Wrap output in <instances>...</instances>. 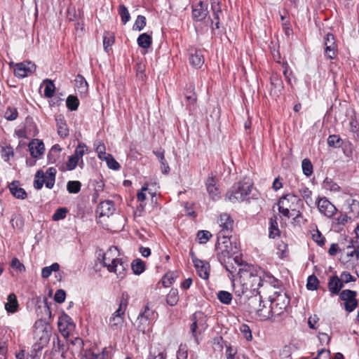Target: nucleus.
<instances>
[{"mask_svg": "<svg viewBox=\"0 0 359 359\" xmlns=\"http://www.w3.org/2000/svg\"><path fill=\"white\" fill-rule=\"evenodd\" d=\"M210 6L212 16L209 15L211 24L215 25L212 29L219 28V17L222 14L221 9V3L219 0H205L200 1L197 4L193 6L192 18L196 21H202L206 18L210 13L208 6Z\"/></svg>", "mask_w": 359, "mask_h": 359, "instance_id": "f257e3e1", "label": "nucleus"}, {"mask_svg": "<svg viewBox=\"0 0 359 359\" xmlns=\"http://www.w3.org/2000/svg\"><path fill=\"white\" fill-rule=\"evenodd\" d=\"M262 273L263 270L260 269H256L250 266L240 269L238 274L243 289L250 291H257L258 289L263 285Z\"/></svg>", "mask_w": 359, "mask_h": 359, "instance_id": "f03ea898", "label": "nucleus"}, {"mask_svg": "<svg viewBox=\"0 0 359 359\" xmlns=\"http://www.w3.org/2000/svg\"><path fill=\"white\" fill-rule=\"evenodd\" d=\"M230 236H217L215 245L217 257L221 264L226 263V259H230L232 255L238 252L236 243L233 244Z\"/></svg>", "mask_w": 359, "mask_h": 359, "instance_id": "7ed1b4c3", "label": "nucleus"}, {"mask_svg": "<svg viewBox=\"0 0 359 359\" xmlns=\"http://www.w3.org/2000/svg\"><path fill=\"white\" fill-rule=\"evenodd\" d=\"M129 301V294L123 292L119 301L118 309L111 314L108 320V325L113 331L121 330L125 321V312Z\"/></svg>", "mask_w": 359, "mask_h": 359, "instance_id": "20e7f679", "label": "nucleus"}, {"mask_svg": "<svg viewBox=\"0 0 359 359\" xmlns=\"http://www.w3.org/2000/svg\"><path fill=\"white\" fill-rule=\"evenodd\" d=\"M271 309L267 311L270 318L281 315L290 304V299L283 292H274L270 297Z\"/></svg>", "mask_w": 359, "mask_h": 359, "instance_id": "39448f33", "label": "nucleus"}, {"mask_svg": "<svg viewBox=\"0 0 359 359\" xmlns=\"http://www.w3.org/2000/svg\"><path fill=\"white\" fill-rule=\"evenodd\" d=\"M252 187L250 182H239L226 193V197L231 203L243 201L250 194Z\"/></svg>", "mask_w": 359, "mask_h": 359, "instance_id": "423d86ee", "label": "nucleus"}, {"mask_svg": "<svg viewBox=\"0 0 359 359\" xmlns=\"http://www.w3.org/2000/svg\"><path fill=\"white\" fill-rule=\"evenodd\" d=\"M191 321V332L198 344L199 343L198 335L202 334L208 327L207 317L202 312H196L192 316Z\"/></svg>", "mask_w": 359, "mask_h": 359, "instance_id": "0eeeda50", "label": "nucleus"}, {"mask_svg": "<svg viewBox=\"0 0 359 359\" xmlns=\"http://www.w3.org/2000/svg\"><path fill=\"white\" fill-rule=\"evenodd\" d=\"M262 299L259 293L250 297L248 299L246 305L250 313H257V315L264 320L270 318V315L264 311V305H262Z\"/></svg>", "mask_w": 359, "mask_h": 359, "instance_id": "6e6552de", "label": "nucleus"}, {"mask_svg": "<svg viewBox=\"0 0 359 359\" xmlns=\"http://www.w3.org/2000/svg\"><path fill=\"white\" fill-rule=\"evenodd\" d=\"M357 292L351 290H342L339 298L344 302V309L348 312L353 311L358 306Z\"/></svg>", "mask_w": 359, "mask_h": 359, "instance_id": "1a4fd4ad", "label": "nucleus"}, {"mask_svg": "<svg viewBox=\"0 0 359 359\" xmlns=\"http://www.w3.org/2000/svg\"><path fill=\"white\" fill-rule=\"evenodd\" d=\"M157 314L154 311L151 309L148 305L144 307L138 315L137 320L139 321L138 329L144 332L146 326H148L151 321L155 320Z\"/></svg>", "mask_w": 359, "mask_h": 359, "instance_id": "9d476101", "label": "nucleus"}, {"mask_svg": "<svg viewBox=\"0 0 359 359\" xmlns=\"http://www.w3.org/2000/svg\"><path fill=\"white\" fill-rule=\"evenodd\" d=\"M316 203L319 212L328 218H332L337 212L334 205L326 197L318 196Z\"/></svg>", "mask_w": 359, "mask_h": 359, "instance_id": "9b49d317", "label": "nucleus"}, {"mask_svg": "<svg viewBox=\"0 0 359 359\" xmlns=\"http://www.w3.org/2000/svg\"><path fill=\"white\" fill-rule=\"evenodd\" d=\"M57 326L60 333L65 338H67L75 327L72 319L67 314H63L59 317Z\"/></svg>", "mask_w": 359, "mask_h": 359, "instance_id": "f8f14e48", "label": "nucleus"}, {"mask_svg": "<svg viewBox=\"0 0 359 359\" xmlns=\"http://www.w3.org/2000/svg\"><path fill=\"white\" fill-rule=\"evenodd\" d=\"M219 226L222 229L217 234V236H230L233 226V220L231 219L229 215L226 213L222 214L218 221Z\"/></svg>", "mask_w": 359, "mask_h": 359, "instance_id": "ddd939ff", "label": "nucleus"}, {"mask_svg": "<svg viewBox=\"0 0 359 359\" xmlns=\"http://www.w3.org/2000/svg\"><path fill=\"white\" fill-rule=\"evenodd\" d=\"M35 69L36 65L32 62H20L15 65L14 74L18 78H24L34 72Z\"/></svg>", "mask_w": 359, "mask_h": 359, "instance_id": "4468645a", "label": "nucleus"}, {"mask_svg": "<svg viewBox=\"0 0 359 359\" xmlns=\"http://www.w3.org/2000/svg\"><path fill=\"white\" fill-rule=\"evenodd\" d=\"M194 264L197 274L203 279L208 280L210 276V266L208 262L204 260H196Z\"/></svg>", "mask_w": 359, "mask_h": 359, "instance_id": "2eb2a0df", "label": "nucleus"}, {"mask_svg": "<svg viewBox=\"0 0 359 359\" xmlns=\"http://www.w3.org/2000/svg\"><path fill=\"white\" fill-rule=\"evenodd\" d=\"M293 201H300L295 195L293 194H286L283 196L279 201H278V210L280 213L283 214V216L289 217H290V211L287 207L284 208V206H287L286 202Z\"/></svg>", "mask_w": 359, "mask_h": 359, "instance_id": "dca6fc26", "label": "nucleus"}, {"mask_svg": "<svg viewBox=\"0 0 359 359\" xmlns=\"http://www.w3.org/2000/svg\"><path fill=\"white\" fill-rule=\"evenodd\" d=\"M128 266V264L123 262L121 259H113L112 264L108 270L109 272H114L116 273L118 277L123 278L125 276V271Z\"/></svg>", "mask_w": 359, "mask_h": 359, "instance_id": "f3484780", "label": "nucleus"}, {"mask_svg": "<svg viewBox=\"0 0 359 359\" xmlns=\"http://www.w3.org/2000/svg\"><path fill=\"white\" fill-rule=\"evenodd\" d=\"M115 205L114 202L111 201H105L99 204L97 212L100 214V217H109L113 215Z\"/></svg>", "mask_w": 359, "mask_h": 359, "instance_id": "a211bd4d", "label": "nucleus"}, {"mask_svg": "<svg viewBox=\"0 0 359 359\" xmlns=\"http://www.w3.org/2000/svg\"><path fill=\"white\" fill-rule=\"evenodd\" d=\"M28 147L30 154L34 158H38L45 150L43 142L38 139H35L29 142Z\"/></svg>", "mask_w": 359, "mask_h": 359, "instance_id": "6ab92c4d", "label": "nucleus"}, {"mask_svg": "<svg viewBox=\"0 0 359 359\" xmlns=\"http://www.w3.org/2000/svg\"><path fill=\"white\" fill-rule=\"evenodd\" d=\"M205 185L207 191L213 200H216L219 197L220 191L216 186V180L214 177H209L205 182Z\"/></svg>", "mask_w": 359, "mask_h": 359, "instance_id": "aec40b11", "label": "nucleus"}, {"mask_svg": "<svg viewBox=\"0 0 359 359\" xmlns=\"http://www.w3.org/2000/svg\"><path fill=\"white\" fill-rule=\"evenodd\" d=\"M57 133L62 138H65L69 135V128L63 115H58L55 118Z\"/></svg>", "mask_w": 359, "mask_h": 359, "instance_id": "412c9836", "label": "nucleus"}, {"mask_svg": "<svg viewBox=\"0 0 359 359\" xmlns=\"http://www.w3.org/2000/svg\"><path fill=\"white\" fill-rule=\"evenodd\" d=\"M343 287L344 284L338 276H333L330 278L328 289L332 294H338Z\"/></svg>", "mask_w": 359, "mask_h": 359, "instance_id": "4be33fe9", "label": "nucleus"}, {"mask_svg": "<svg viewBox=\"0 0 359 359\" xmlns=\"http://www.w3.org/2000/svg\"><path fill=\"white\" fill-rule=\"evenodd\" d=\"M11 193L18 199H25L27 197V193L24 189L20 187L18 181H13L8 185Z\"/></svg>", "mask_w": 359, "mask_h": 359, "instance_id": "5701e85b", "label": "nucleus"}, {"mask_svg": "<svg viewBox=\"0 0 359 359\" xmlns=\"http://www.w3.org/2000/svg\"><path fill=\"white\" fill-rule=\"evenodd\" d=\"M109 352L106 348H103L100 353H96L89 349L86 350L82 355V359H109Z\"/></svg>", "mask_w": 359, "mask_h": 359, "instance_id": "b1692460", "label": "nucleus"}, {"mask_svg": "<svg viewBox=\"0 0 359 359\" xmlns=\"http://www.w3.org/2000/svg\"><path fill=\"white\" fill-rule=\"evenodd\" d=\"M189 62L194 67L200 68L204 63V57L201 50H194V53H191Z\"/></svg>", "mask_w": 359, "mask_h": 359, "instance_id": "393cba45", "label": "nucleus"}, {"mask_svg": "<svg viewBox=\"0 0 359 359\" xmlns=\"http://www.w3.org/2000/svg\"><path fill=\"white\" fill-rule=\"evenodd\" d=\"M18 308L17 297L14 293H11L7 298V302L5 304V309L8 313H15Z\"/></svg>", "mask_w": 359, "mask_h": 359, "instance_id": "a878e982", "label": "nucleus"}, {"mask_svg": "<svg viewBox=\"0 0 359 359\" xmlns=\"http://www.w3.org/2000/svg\"><path fill=\"white\" fill-rule=\"evenodd\" d=\"M62 148L59 144H54L48 154L49 163H55L59 159Z\"/></svg>", "mask_w": 359, "mask_h": 359, "instance_id": "bb28decb", "label": "nucleus"}, {"mask_svg": "<svg viewBox=\"0 0 359 359\" xmlns=\"http://www.w3.org/2000/svg\"><path fill=\"white\" fill-rule=\"evenodd\" d=\"M117 248L116 247L114 248V250L110 248L102 255V263L104 266L107 268L108 270L111 267V264H112V259H115L114 257H113V253L115 252Z\"/></svg>", "mask_w": 359, "mask_h": 359, "instance_id": "cd10ccee", "label": "nucleus"}, {"mask_svg": "<svg viewBox=\"0 0 359 359\" xmlns=\"http://www.w3.org/2000/svg\"><path fill=\"white\" fill-rule=\"evenodd\" d=\"M137 41L140 47L143 48H148L152 43V38L147 33H143L138 36Z\"/></svg>", "mask_w": 359, "mask_h": 359, "instance_id": "c85d7f7f", "label": "nucleus"}, {"mask_svg": "<svg viewBox=\"0 0 359 359\" xmlns=\"http://www.w3.org/2000/svg\"><path fill=\"white\" fill-rule=\"evenodd\" d=\"M76 87L80 93H86L88 91V83L81 75H78L75 79Z\"/></svg>", "mask_w": 359, "mask_h": 359, "instance_id": "c756f323", "label": "nucleus"}, {"mask_svg": "<svg viewBox=\"0 0 359 359\" xmlns=\"http://www.w3.org/2000/svg\"><path fill=\"white\" fill-rule=\"evenodd\" d=\"M43 83L45 85L44 96L47 98L52 97L54 95L55 90L53 81L50 79H47L43 81Z\"/></svg>", "mask_w": 359, "mask_h": 359, "instance_id": "7c9ffc66", "label": "nucleus"}, {"mask_svg": "<svg viewBox=\"0 0 359 359\" xmlns=\"http://www.w3.org/2000/svg\"><path fill=\"white\" fill-rule=\"evenodd\" d=\"M131 268L135 274L140 275L145 270V264L142 259H136L132 262Z\"/></svg>", "mask_w": 359, "mask_h": 359, "instance_id": "2f4dec72", "label": "nucleus"}, {"mask_svg": "<svg viewBox=\"0 0 359 359\" xmlns=\"http://www.w3.org/2000/svg\"><path fill=\"white\" fill-rule=\"evenodd\" d=\"M53 344L55 351L61 353V355L63 358H65V353L67 350V346L65 343L61 341L58 337H56L55 339L53 340Z\"/></svg>", "mask_w": 359, "mask_h": 359, "instance_id": "473e14b6", "label": "nucleus"}, {"mask_svg": "<svg viewBox=\"0 0 359 359\" xmlns=\"http://www.w3.org/2000/svg\"><path fill=\"white\" fill-rule=\"evenodd\" d=\"M166 353L164 350L158 349L157 347L151 346L149 351L148 359H165Z\"/></svg>", "mask_w": 359, "mask_h": 359, "instance_id": "72a5a7b5", "label": "nucleus"}, {"mask_svg": "<svg viewBox=\"0 0 359 359\" xmlns=\"http://www.w3.org/2000/svg\"><path fill=\"white\" fill-rule=\"evenodd\" d=\"M269 236L271 238H275L280 234V231L278 227V222L276 218H271L269 221Z\"/></svg>", "mask_w": 359, "mask_h": 359, "instance_id": "f704fd0d", "label": "nucleus"}, {"mask_svg": "<svg viewBox=\"0 0 359 359\" xmlns=\"http://www.w3.org/2000/svg\"><path fill=\"white\" fill-rule=\"evenodd\" d=\"M262 283L263 285L264 283H269L271 286L276 287L279 285V281L278 279H276L273 276L270 274L269 273H266L264 271H263L262 273Z\"/></svg>", "mask_w": 359, "mask_h": 359, "instance_id": "c9c22d12", "label": "nucleus"}, {"mask_svg": "<svg viewBox=\"0 0 359 359\" xmlns=\"http://www.w3.org/2000/svg\"><path fill=\"white\" fill-rule=\"evenodd\" d=\"M87 150L86 146L83 143L79 144L74 150L73 155L81 162V165H83V156Z\"/></svg>", "mask_w": 359, "mask_h": 359, "instance_id": "e433bc0d", "label": "nucleus"}, {"mask_svg": "<svg viewBox=\"0 0 359 359\" xmlns=\"http://www.w3.org/2000/svg\"><path fill=\"white\" fill-rule=\"evenodd\" d=\"M302 168L303 173L306 177H310L313 174V167L311 161L309 158H304L302 160Z\"/></svg>", "mask_w": 359, "mask_h": 359, "instance_id": "4c0bfd02", "label": "nucleus"}, {"mask_svg": "<svg viewBox=\"0 0 359 359\" xmlns=\"http://www.w3.org/2000/svg\"><path fill=\"white\" fill-rule=\"evenodd\" d=\"M59 269L60 265L57 263H53L49 266L43 267L41 270V276L43 278H48L53 271H57Z\"/></svg>", "mask_w": 359, "mask_h": 359, "instance_id": "58836bf2", "label": "nucleus"}, {"mask_svg": "<svg viewBox=\"0 0 359 359\" xmlns=\"http://www.w3.org/2000/svg\"><path fill=\"white\" fill-rule=\"evenodd\" d=\"M327 144L330 147L339 148L343 144V140L339 135H332L327 138Z\"/></svg>", "mask_w": 359, "mask_h": 359, "instance_id": "ea45409f", "label": "nucleus"}, {"mask_svg": "<svg viewBox=\"0 0 359 359\" xmlns=\"http://www.w3.org/2000/svg\"><path fill=\"white\" fill-rule=\"evenodd\" d=\"M44 184V172L38 170L34 176V187L36 189H41Z\"/></svg>", "mask_w": 359, "mask_h": 359, "instance_id": "a19ab883", "label": "nucleus"}, {"mask_svg": "<svg viewBox=\"0 0 359 359\" xmlns=\"http://www.w3.org/2000/svg\"><path fill=\"white\" fill-rule=\"evenodd\" d=\"M118 13L121 16L123 24L126 25L130 19L128 8L123 4H121L118 8Z\"/></svg>", "mask_w": 359, "mask_h": 359, "instance_id": "79ce46f5", "label": "nucleus"}, {"mask_svg": "<svg viewBox=\"0 0 359 359\" xmlns=\"http://www.w3.org/2000/svg\"><path fill=\"white\" fill-rule=\"evenodd\" d=\"M66 104L69 110L75 111L78 109L79 100L76 96L69 95L67 98Z\"/></svg>", "mask_w": 359, "mask_h": 359, "instance_id": "37998d69", "label": "nucleus"}, {"mask_svg": "<svg viewBox=\"0 0 359 359\" xmlns=\"http://www.w3.org/2000/svg\"><path fill=\"white\" fill-rule=\"evenodd\" d=\"M167 303L170 306H175L178 302V290L177 289H171L167 295Z\"/></svg>", "mask_w": 359, "mask_h": 359, "instance_id": "c03bdc74", "label": "nucleus"}, {"mask_svg": "<svg viewBox=\"0 0 359 359\" xmlns=\"http://www.w3.org/2000/svg\"><path fill=\"white\" fill-rule=\"evenodd\" d=\"M81 183L79 181H69L67 184V189L70 194H77L80 191Z\"/></svg>", "mask_w": 359, "mask_h": 359, "instance_id": "a18cd8bd", "label": "nucleus"}, {"mask_svg": "<svg viewBox=\"0 0 359 359\" xmlns=\"http://www.w3.org/2000/svg\"><path fill=\"white\" fill-rule=\"evenodd\" d=\"M217 298L222 303L229 304L232 300V295L229 292L222 290L217 293Z\"/></svg>", "mask_w": 359, "mask_h": 359, "instance_id": "49530a36", "label": "nucleus"}, {"mask_svg": "<svg viewBox=\"0 0 359 359\" xmlns=\"http://www.w3.org/2000/svg\"><path fill=\"white\" fill-rule=\"evenodd\" d=\"M318 285L319 280L316 276L311 275L308 277L306 287L309 290H316L318 287Z\"/></svg>", "mask_w": 359, "mask_h": 359, "instance_id": "de8ad7c7", "label": "nucleus"}, {"mask_svg": "<svg viewBox=\"0 0 359 359\" xmlns=\"http://www.w3.org/2000/svg\"><path fill=\"white\" fill-rule=\"evenodd\" d=\"M78 165L81 168L83 165L81 164V162L74 155H72L66 163L67 170H73Z\"/></svg>", "mask_w": 359, "mask_h": 359, "instance_id": "09e8293b", "label": "nucleus"}, {"mask_svg": "<svg viewBox=\"0 0 359 359\" xmlns=\"http://www.w3.org/2000/svg\"><path fill=\"white\" fill-rule=\"evenodd\" d=\"M146 26V18L143 15H138L133 25L134 30L141 31Z\"/></svg>", "mask_w": 359, "mask_h": 359, "instance_id": "8fccbe9b", "label": "nucleus"}, {"mask_svg": "<svg viewBox=\"0 0 359 359\" xmlns=\"http://www.w3.org/2000/svg\"><path fill=\"white\" fill-rule=\"evenodd\" d=\"M185 97L188 103L190 104H194L196 101V95L194 92V88L192 86H189L185 90Z\"/></svg>", "mask_w": 359, "mask_h": 359, "instance_id": "3c124183", "label": "nucleus"}, {"mask_svg": "<svg viewBox=\"0 0 359 359\" xmlns=\"http://www.w3.org/2000/svg\"><path fill=\"white\" fill-rule=\"evenodd\" d=\"M211 237L212 234L208 231L202 230L197 233V238L200 243H206Z\"/></svg>", "mask_w": 359, "mask_h": 359, "instance_id": "603ef678", "label": "nucleus"}, {"mask_svg": "<svg viewBox=\"0 0 359 359\" xmlns=\"http://www.w3.org/2000/svg\"><path fill=\"white\" fill-rule=\"evenodd\" d=\"M313 240L320 247L325 243V238L318 229H316L312 234Z\"/></svg>", "mask_w": 359, "mask_h": 359, "instance_id": "864d4df0", "label": "nucleus"}, {"mask_svg": "<svg viewBox=\"0 0 359 359\" xmlns=\"http://www.w3.org/2000/svg\"><path fill=\"white\" fill-rule=\"evenodd\" d=\"M299 193L308 205H309L312 202V191L309 188L303 187L300 189Z\"/></svg>", "mask_w": 359, "mask_h": 359, "instance_id": "5fc2aeb1", "label": "nucleus"}, {"mask_svg": "<svg viewBox=\"0 0 359 359\" xmlns=\"http://www.w3.org/2000/svg\"><path fill=\"white\" fill-rule=\"evenodd\" d=\"M67 212L68 210L65 208H60L57 209L52 216L53 220L58 221L65 219Z\"/></svg>", "mask_w": 359, "mask_h": 359, "instance_id": "6e6d98bb", "label": "nucleus"}, {"mask_svg": "<svg viewBox=\"0 0 359 359\" xmlns=\"http://www.w3.org/2000/svg\"><path fill=\"white\" fill-rule=\"evenodd\" d=\"M104 159L107 161V164L110 169L116 170L120 168L119 163L110 154L104 156Z\"/></svg>", "mask_w": 359, "mask_h": 359, "instance_id": "4d7b16f0", "label": "nucleus"}, {"mask_svg": "<svg viewBox=\"0 0 359 359\" xmlns=\"http://www.w3.org/2000/svg\"><path fill=\"white\" fill-rule=\"evenodd\" d=\"M114 42V36L109 33H107L103 36V46L104 50L108 52V48L111 46Z\"/></svg>", "mask_w": 359, "mask_h": 359, "instance_id": "13d9d810", "label": "nucleus"}, {"mask_svg": "<svg viewBox=\"0 0 359 359\" xmlns=\"http://www.w3.org/2000/svg\"><path fill=\"white\" fill-rule=\"evenodd\" d=\"M188 348L186 344H181L177 352V359H187Z\"/></svg>", "mask_w": 359, "mask_h": 359, "instance_id": "bf43d9fd", "label": "nucleus"}, {"mask_svg": "<svg viewBox=\"0 0 359 359\" xmlns=\"http://www.w3.org/2000/svg\"><path fill=\"white\" fill-rule=\"evenodd\" d=\"M18 111L15 108L13 107H8L5 112V118L9 121H13L18 117Z\"/></svg>", "mask_w": 359, "mask_h": 359, "instance_id": "052dcab7", "label": "nucleus"}, {"mask_svg": "<svg viewBox=\"0 0 359 359\" xmlns=\"http://www.w3.org/2000/svg\"><path fill=\"white\" fill-rule=\"evenodd\" d=\"M66 298V292L62 289H59L56 291L55 296H54V300L58 303L62 304L65 302Z\"/></svg>", "mask_w": 359, "mask_h": 359, "instance_id": "680f3d73", "label": "nucleus"}, {"mask_svg": "<svg viewBox=\"0 0 359 359\" xmlns=\"http://www.w3.org/2000/svg\"><path fill=\"white\" fill-rule=\"evenodd\" d=\"M241 332L244 334L245 338L248 341H251L252 339L251 330L250 327L246 324H243L240 327Z\"/></svg>", "mask_w": 359, "mask_h": 359, "instance_id": "e2e57ef3", "label": "nucleus"}, {"mask_svg": "<svg viewBox=\"0 0 359 359\" xmlns=\"http://www.w3.org/2000/svg\"><path fill=\"white\" fill-rule=\"evenodd\" d=\"M339 279L341 280L343 284L355 281V278L349 272L347 271L342 272Z\"/></svg>", "mask_w": 359, "mask_h": 359, "instance_id": "0e129e2a", "label": "nucleus"}, {"mask_svg": "<svg viewBox=\"0 0 359 359\" xmlns=\"http://www.w3.org/2000/svg\"><path fill=\"white\" fill-rule=\"evenodd\" d=\"M346 262H349L355 259L357 260V250L356 249H353L352 250H348L346 252L345 257L343 258Z\"/></svg>", "mask_w": 359, "mask_h": 359, "instance_id": "69168bd1", "label": "nucleus"}, {"mask_svg": "<svg viewBox=\"0 0 359 359\" xmlns=\"http://www.w3.org/2000/svg\"><path fill=\"white\" fill-rule=\"evenodd\" d=\"M96 152L100 159H104V156H107L105 152V146L103 143L99 142L95 149Z\"/></svg>", "mask_w": 359, "mask_h": 359, "instance_id": "338daca9", "label": "nucleus"}, {"mask_svg": "<svg viewBox=\"0 0 359 359\" xmlns=\"http://www.w3.org/2000/svg\"><path fill=\"white\" fill-rule=\"evenodd\" d=\"M336 45L326 46L325 48V55L330 58L333 59L335 57Z\"/></svg>", "mask_w": 359, "mask_h": 359, "instance_id": "774afa93", "label": "nucleus"}]
</instances>
